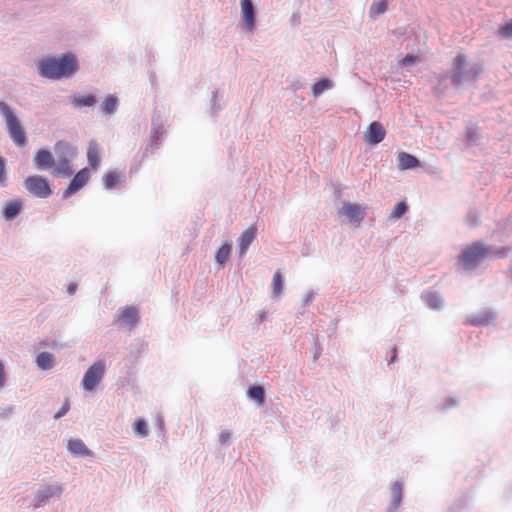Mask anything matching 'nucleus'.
<instances>
[{"instance_id":"obj_1","label":"nucleus","mask_w":512,"mask_h":512,"mask_svg":"<svg viewBox=\"0 0 512 512\" xmlns=\"http://www.w3.org/2000/svg\"><path fill=\"white\" fill-rule=\"evenodd\" d=\"M37 74L44 79L60 80L70 78L78 69V61L74 54L65 53L59 57H44L37 61Z\"/></svg>"},{"instance_id":"obj_2","label":"nucleus","mask_w":512,"mask_h":512,"mask_svg":"<svg viewBox=\"0 0 512 512\" xmlns=\"http://www.w3.org/2000/svg\"><path fill=\"white\" fill-rule=\"evenodd\" d=\"M506 255L507 249L505 247H493L477 241L462 251L459 264L463 270L471 271L485 259L503 258Z\"/></svg>"},{"instance_id":"obj_3","label":"nucleus","mask_w":512,"mask_h":512,"mask_svg":"<svg viewBox=\"0 0 512 512\" xmlns=\"http://www.w3.org/2000/svg\"><path fill=\"white\" fill-rule=\"evenodd\" d=\"M482 70L480 63L469 62L466 55L458 54L453 59L449 78L454 86L460 87L463 84L475 82Z\"/></svg>"},{"instance_id":"obj_4","label":"nucleus","mask_w":512,"mask_h":512,"mask_svg":"<svg viewBox=\"0 0 512 512\" xmlns=\"http://www.w3.org/2000/svg\"><path fill=\"white\" fill-rule=\"evenodd\" d=\"M0 115L6 122L7 131L14 144L24 147L27 144L26 134L12 108L4 101H0Z\"/></svg>"},{"instance_id":"obj_5","label":"nucleus","mask_w":512,"mask_h":512,"mask_svg":"<svg viewBox=\"0 0 512 512\" xmlns=\"http://www.w3.org/2000/svg\"><path fill=\"white\" fill-rule=\"evenodd\" d=\"M64 492V484L52 483L43 484L38 487L32 500L34 508L44 507L52 502L55 498H60Z\"/></svg>"},{"instance_id":"obj_6","label":"nucleus","mask_w":512,"mask_h":512,"mask_svg":"<svg viewBox=\"0 0 512 512\" xmlns=\"http://www.w3.org/2000/svg\"><path fill=\"white\" fill-rule=\"evenodd\" d=\"M106 371L104 360H97L85 372L81 386L85 391H93L102 381Z\"/></svg>"},{"instance_id":"obj_7","label":"nucleus","mask_w":512,"mask_h":512,"mask_svg":"<svg viewBox=\"0 0 512 512\" xmlns=\"http://www.w3.org/2000/svg\"><path fill=\"white\" fill-rule=\"evenodd\" d=\"M25 189L38 198H48L52 195L49 183L42 176H29L24 181Z\"/></svg>"},{"instance_id":"obj_8","label":"nucleus","mask_w":512,"mask_h":512,"mask_svg":"<svg viewBox=\"0 0 512 512\" xmlns=\"http://www.w3.org/2000/svg\"><path fill=\"white\" fill-rule=\"evenodd\" d=\"M366 206L357 203L344 202L339 209V216H345L351 224L359 226L366 216Z\"/></svg>"},{"instance_id":"obj_9","label":"nucleus","mask_w":512,"mask_h":512,"mask_svg":"<svg viewBox=\"0 0 512 512\" xmlns=\"http://www.w3.org/2000/svg\"><path fill=\"white\" fill-rule=\"evenodd\" d=\"M385 136L386 131L383 125L378 121H374L367 127L364 133V141L368 145H377L384 140Z\"/></svg>"},{"instance_id":"obj_10","label":"nucleus","mask_w":512,"mask_h":512,"mask_svg":"<svg viewBox=\"0 0 512 512\" xmlns=\"http://www.w3.org/2000/svg\"><path fill=\"white\" fill-rule=\"evenodd\" d=\"M89 175L90 173L87 168H83L80 171H78L70 181L66 190L63 192V198L68 199L78 190H80L88 182Z\"/></svg>"},{"instance_id":"obj_11","label":"nucleus","mask_w":512,"mask_h":512,"mask_svg":"<svg viewBox=\"0 0 512 512\" xmlns=\"http://www.w3.org/2000/svg\"><path fill=\"white\" fill-rule=\"evenodd\" d=\"M241 15L248 31L255 30L256 12L252 0H241Z\"/></svg>"},{"instance_id":"obj_12","label":"nucleus","mask_w":512,"mask_h":512,"mask_svg":"<svg viewBox=\"0 0 512 512\" xmlns=\"http://www.w3.org/2000/svg\"><path fill=\"white\" fill-rule=\"evenodd\" d=\"M257 228L252 225L248 227L238 238V253L242 257L246 254L251 243L256 239Z\"/></svg>"},{"instance_id":"obj_13","label":"nucleus","mask_w":512,"mask_h":512,"mask_svg":"<svg viewBox=\"0 0 512 512\" xmlns=\"http://www.w3.org/2000/svg\"><path fill=\"white\" fill-rule=\"evenodd\" d=\"M54 151L57 156V160H73L77 155V148L66 141H58L54 145Z\"/></svg>"},{"instance_id":"obj_14","label":"nucleus","mask_w":512,"mask_h":512,"mask_svg":"<svg viewBox=\"0 0 512 512\" xmlns=\"http://www.w3.org/2000/svg\"><path fill=\"white\" fill-rule=\"evenodd\" d=\"M67 450L74 457H91L93 455V452L79 438L70 439L67 443Z\"/></svg>"},{"instance_id":"obj_15","label":"nucleus","mask_w":512,"mask_h":512,"mask_svg":"<svg viewBox=\"0 0 512 512\" xmlns=\"http://www.w3.org/2000/svg\"><path fill=\"white\" fill-rule=\"evenodd\" d=\"M152 135H151V146H155V148L159 147V142L162 139L165 130H164V121L161 116L155 113L152 116Z\"/></svg>"},{"instance_id":"obj_16","label":"nucleus","mask_w":512,"mask_h":512,"mask_svg":"<svg viewBox=\"0 0 512 512\" xmlns=\"http://www.w3.org/2000/svg\"><path fill=\"white\" fill-rule=\"evenodd\" d=\"M496 318V314L491 310H485L479 314L471 315L465 321L466 324L472 326H487Z\"/></svg>"},{"instance_id":"obj_17","label":"nucleus","mask_w":512,"mask_h":512,"mask_svg":"<svg viewBox=\"0 0 512 512\" xmlns=\"http://www.w3.org/2000/svg\"><path fill=\"white\" fill-rule=\"evenodd\" d=\"M421 299L430 309L440 310L443 308V298L437 291H425L421 294Z\"/></svg>"},{"instance_id":"obj_18","label":"nucleus","mask_w":512,"mask_h":512,"mask_svg":"<svg viewBox=\"0 0 512 512\" xmlns=\"http://www.w3.org/2000/svg\"><path fill=\"white\" fill-rule=\"evenodd\" d=\"M34 165L38 170H47L54 165L51 153L47 150H38L34 157Z\"/></svg>"},{"instance_id":"obj_19","label":"nucleus","mask_w":512,"mask_h":512,"mask_svg":"<svg viewBox=\"0 0 512 512\" xmlns=\"http://www.w3.org/2000/svg\"><path fill=\"white\" fill-rule=\"evenodd\" d=\"M87 160L89 166L96 170L100 164V148L96 141L92 140L89 142L88 150H87Z\"/></svg>"},{"instance_id":"obj_20","label":"nucleus","mask_w":512,"mask_h":512,"mask_svg":"<svg viewBox=\"0 0 512 512\" xmlns=\"http://www.w3.org/2000/svg\"><path fill=\"white\" fill-rule=\"evenodd\" d=\"M397 161H398V168L400 170H408L413 169L419 166V160L406 152H400L397 155Z\"/></svg>"},{"instance_id":"obj_21","label":"nucleus","mask_w":512,"mask_h":512,"mask_svg":"<svg viewBox=\"0 0 512 512\" xmlns=\"http://www.w3.org/2000/svg\"><path fill=\"white\" fill-rule=\"evenodd\" d=\"M118 320L125 325L133 327L139 321V314L136 308L126 307L119 315Z\"/></svg>"},{"instance_id":"obj_22","label":"nucleus","mask_w":512,"mask_h":512,"mask_svg":"<svg viewBox=\"0 0 512 512\" xmlns=\"http://www.w3.org/2000/svg\"><path fill=\"white\" fill-rule=\"evenodd\" d=\"M392 502L389 507V511H395L401 504L403 496V483L396 481L391 485Z\"/></svg>"},{"instance_id":"obj_23","label":"nucleus","mask_w":512,"mask_h":512,"mask_svg":"<svg viewBox=\"0 0 512 512\" xmlns=\"http://www.w3.org/2000/svg\"><path fill=\"white\" fill-rule=\"evenodd\" d=\"M71 160H57L54 166V175L60 178H68L73 174V170L71 169Z\"/></svg>"},{"instance_id":"obj_24","label":"nucleus","mask_w":512,"mask_h":512,"mask_svg":"<svg viewBox=\"0 0 512 512\" xmlns=\"http://www.w3.org/2000/svg\"><path fill=\"white\" fill-rule=\"evenodd\" d=\"M124 180V176L117 171H110L103 177V185L106 190L115 189Z\"/></svg>"},{"instance_id":"obj_25","label":"nucleus","mask_w":512,"mask_h":512,"mask_svg":"<svg viewBox=\"0 0 512 512\" xmlns=\"http://www.w3.org/2000/svg\"><path fill=\"white\" fill-rule=\"evenodd\" d=\"M232 245L230 242L226 241L215 254V261L219 266H224L228 261L231 253Z\"/></svg>"},{"instance_id":"obj_26","label":"nucleus","mask_w":512,"mask_h":512,"mask_svg":"<svg viewBox=\"0 0 512 512\" xmlns=\"http://www.w3.org/2000/svg\"><path fill=\"white\" fill-rule=\"evenodd\" d=\"M55 363L54 356L49 352H41L36 359L37 366L42 370H50Z\"/></svg>"},{"instance_id":"obj_27","label":"nucleus","mask_w":512,"mask_h":512,"mask_svg":"<svg viewBox=\"0 0 512 512\" xmlns=\"http://www.w3.org/2000/svg\"><path fill=\"white\" fill-rule=\"evenodd\" d=\"M247 396L259 405L265 402V391L262 386H250L247 390Z\"/></svg>"},{"instance_id":"obj_28","label":"nucleus","mask_w":512,"mask_h":512,"mask_svg":"<svg viewBox=\"0 0 512 512\" xmlns=\"http://www.w3.org/2000/svg\"><path fill=\"white\" fill-rule=\"evenodd\" d=\"M389 0H381L379 2L372 3L369 10V17L372 20L377 19L378 16L384 14L388 8Z\"/></svg>"},{"instance_id":"obj_29","label":"nucleus","mask_w":512,"mask_h":512,"mask_svg":"<svg viewBox=\"0 0 512 512\" xmlns=\"http://www.w3.org/2000/svg\"><path fill=\"white\" fill-rule=\"evenodd\" d=\"M21 211V203L18 201L9 202L3 210V217L6 220L14 219Z\"/></svg>"},{"instance_id":"obj_30","label":"nucleus","mask_w":512,"mask_h":512,"mask_svg":"<svg viewBox=\"0 0 512 512\" xmlns=\"http://www.w3.org/2000/svg\"><path fill=\"white\" fill-rule=\"evenodd\" d=\"M118 100L114 95H109L105 98L101 105L104 115H112L116 112Z\"/></svg>"},{"instance_id":"obj_31","label":"nucleus","mask_w":512,"mask_h":512,"mask_svg":"<svg viewBox=\"0 0 512 512\" xmlns=\"http://www.w3.org/2000/svg\"><path fill=\"white\" fill-rule=\"evenodd\" d=\"M332 87H333V82L330 79H328V78L321 79L312 86V94L315 98H317L325 90L331 89Z\"/></svg>"},{"instance_id":"obj_32","label":"nucleus","mask_w":512,"mask_h":512,"mask_svg":"<svg viewBox=\"0 0 512 512\" xmlns=\"http://www.w3.org/2000/svg\"><path fill=\"white\" fill-rule=\"evenodd\" d=\"M71 103L76 108L90 107L96 103V98L93 95L75 97L72 99Z\"/></svg>"},{"instance_id":"obj_33","label":"nucleus","mask_w":512,"mask_h":512,"mask_svg":"<svg viewBox=\"0 0 512 512\" xmlns=\"http://www.w3.org/2000/svg\"><path fill=\"white\" fill-rule=\"evenodd\" d=\"M283 290V277L280 271H276L272 279V293L274 297H280Z\"/></svg>"},{"instance_id":"obj_34","label":"nucleus","mask_w":512,"mask_h":512,"mask_svg":"<svg viewBox=\"0 0 512 512\" xmlns=\"http://www.w3.org/2000/svg\"><path fill=\"white\" fill-rule=\"evenodd\" d=\"M134 433L140 437L145 438L148 436V426L144 419H138L133 426Z\"/></svg>"},{"instance_id":"obj_35","label":"nucleus","mask_w":512,"mask_h":512,"mask_svg":"<svg viewBox=\"0 0 512 512\" xmlns=\"http://www.w3.org/2000/svg\"><path fill=\"white\" fill-rule=\"evenodd\" d=\"M498 35L504 39H512V20L499 28Z\"/></svg>"},{"instance_id":"obj_36","label":"nucleus","mask_w":512,"mask_h":512,"mask_svg":"<svg viewBox=\"0 0 512 512\" xmlns=\"http://www.w3.org/2000/svg\"><path fill=\"white\" fill-rule=\"evenodd\" d=\"M407 208L408 207L405 202L402 201V202L398 203L391 213V218H393V219L400 218L406 212Z\"/></svg>"},{"instance_id":"obj_37","label":"nucleus","mask_w":512,"mask_h":512,"mask_svg":"<svg viewBox=\"0 0 512 512\" xmlns=\"http://www.w3.org/2000/svg\"><path fill=\"white\" fill-rule=\"evenodd\" d=\"M479 219H480V215L477 211L475 210H471L467 213L466 215V223L471 226V227H474L476 226L478 223H479Z\"/></svg>"},{"instance_id":"obj_38","label":"nucleus","mask_w":512,"mask_h":512,"mask_svg":"<svg viewBox=\"0 0 512 512\" xmlns=\"http://www.w3.org/2000/svg\"><path fill=\"white\" fill-rule=\"evenodd\" d=\"M5 159L4 157L0 156V187H6L7 186V172L5 168Z\"/></svg>"},{"instance_id":"obj_39","label":"nucleus","mask_w":512,"mask_h":512,"mask_svg":"<svg viewBox=\"0 0 512 512\" xmlns=\"http://www.w3.org/2000/svg\"><path fill=\"white\" fill-rule=\"evenodd\" d=\"M479 138V132L477 128H468L466 131V140L469 145L474 144Z\"/></svg>"},{"instance_id":"obj_40","label":"nucleus","mask_w":512,"mask_h":512,"mask_svg":"<svg viewBox=\"0 0 512 512\" xmlns=\"http://www.w3.org/2000/svg\"><path fill=\"white\" fill-rule=\"evenodd\" d=\"M69 409H70V403H69V400L66 399L64 401L63 405L61 406V408L58 410V412L54 415V418L60 419L69 411Z\"/></svg>"},{"instance_id":"obj_41","label":"nucleus","mask_w":512,"mask_h":512,"mask_svg":"<svg viewBox=\"0 0 512 512\" xmlns=\"http://www.w3.org/2000/svg\"><path fill=\"white\" fill-rule=\"evenodd\" d=\"M217 96H218V92L213 91L212 98H211V114L212 115L216 114L221 109L220 105L217 104Z\"/></svg>"},{"instance_id":"obj_42","label":"nucleus","mask_w":512,"mask_h":512,"mask_svg":"<svg viewBox=\"0 0 512 512\" xmlns=\"http://www.w3.org/2000/svg\"><path fill=\"white\" fill-rule=\"evenodd\" d=\"M231 433L228 430H222L219 434V442L222 445H230Z\"/></svg>"},{"instance_id":"obj_43","label":"nucleus","mask_w":512,"mask_h":512,"mask_svg":"<svg viewBox=\"0 0 512 512\" xmlns=\"http://www.w3.org/2000/svg\"><path fill=\"white\" fill-rule=\"evenodd\" d=\"M419 60V57L418 56H415V55H411V54H407L402 60H401V64L403 66H406V65H409V64H412V63H415L416 61Z\"/></svg>"},{"instance_id":"obj_44","label":"nucleus","mask_w":512,"mask_h":512,"mask_svg":"<svg viewBox=\"0 0 512 512\" xmlns=\"http://www.w3.org/2000/svg\"><path fill=\"white\" fill-rule=\"evenodd\" d=\"M314 297H315L314 291L311 290V291L307 292L303 299V306H309L313 302Z\"/></svg>"},{"instance_id":"obj_45","label":"nucleus","mask_w":512,"mask_h":512,"mask_svg":"<svg viewBox=\"0 0 512 512\" xmlns=\"http://www.w3.org/2000/svg\"><path fill=\"white\" fill-rule=\"evenodd\" d=\"M455 405H457V400L455 398H449L443 403L442 410H447Z\"/></svg>"},{"instance_id":"obj_46","label":"nucleus","mask_w":512,"mask_h":512,"mask_svg":"<svg viewBox=\"0 0 512 512\" xmlns=\"http://www.w3.org/2000/svg\"><path fill=\"white\" fill-rule=\"evenodd\" d=\"M6 383V375L3 363L0 361V387H3Z\"/></svg>"},{"instance_id":"obj_47","label":"nucleus","mask_w":512,"mask_h":512,"mask_svg":"<svg viewBox=\"0 0 512 512\" xmlns=\"http://www.w3.org/2000/svg\"><path fill=\"white\" fill-rule=\"evenodd\" d=\"M291 88L295 91L300 90V89L304 88V83L301 80H294L291 83Z\"/></svg>"},{"instance_id":"obj_48","label":"nucleus","mask_w":512,"mask_h":512,"mask_svg":"<svg viewBox=\"0 0 512 512\" xmlns=\"http://www.w3.org/2000/svg\"><path fill=\"white\" fill-rule=\"evenodd\" d=\"M76 288H77V285L75 283H71L69 286H68V289H67V292L72 295L75 293L76 291Z\"/></svg>"},{"instance_id":"obj_49","label":"nucleus","mask_w":512,"mask_h":512,"mask_svg":"<svg viewBox=\"0 0 512 512\" xmlns=\"http://www.w3.org/2000/svg\"><path fill=\"white\" fill-rule=\"evenodd\" d=\"M257 315H258L257 320L259 323L263 322L266 319V313L264 311H259Z\"/></svg>"},{"instance_id":"obj_50","label":"nucleus","mask_w":512,"mask_h":512,"mask_svg":"<svg viewBox=\"0 0 512 512\" xmlns=\"http://www.w3.org/2000/svg\"><path fill=\"white\" fill-rule=\"evenodd\" d=\"M396 359H397V348L393 347V355H392L391 359L388 361V364L395 362Z\"/></svg>"},{"instance_id":"obj_51","label":"nucleus","mask_w":512,"mask_h":512,"mask_svg":"<svg viewBox=\"0 0 512 512\" xmlns=\"http://www.w3.org/2000/svg\"><path fill=\"white\" fill-rule=\"evenodd\" d=\"M320 355V351L315 352L314 359L316 360Z\"/></svg>"}]
</instances>
